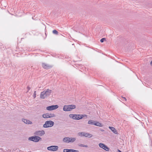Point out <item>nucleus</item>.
<instances>
[{
  "label": "nucleus",
  "mask_w": 152,
  "mask_h": 152,
  "mask_svg": "<svg viewBox=\"0 0 152 152\" xmlns=\"http://www.w3.org/2000/svg\"><path fill=\"white\" fill-rule=\"evenodd\" d=\"M78 145L79 146L81 147H88V146L87 145H85L83 144H78Z\"/></svg>",
  "instance_id": "obj_22"
},
{
  "label": "nucleus",
  "mask_w": 152,
  "mask_h": 152,
  "mask_svg": "<svg viewBox=\"0 0 152 152\" xmlns=\"http://www.w3.org/2000/svg\"><path fill=\"white\" fill-rule=\"evenodd\" d=\"M75 116L76 118V120H79L81 119V117H80V115L79 114H75Z\"/></svg>",
  "instance_id": "obj_20"
},
{
  "label": "nucleus",
  "mask_w": 152,
  "mask_h": 152,
  "mask_svg": "<svg viewBox=\"0 0 152 152\" xmlns=\"http://www.w3.org/2000/svg\"><path fill=\"white\" fill-rule=\"evenodd\" d=\"M94 125L99 127H102L103 126V125L101 123L96 121H95Z\"/></svg>",
  "instance_id": "obj_14"
},
{
  "label": "nucleus",
  "mask_w": 152,
  "mask_h": 152,
  "mask_svg": "<svg viewBox=\"0 0 152 152\" xmlns=\"http://www.w3.org/2000/svg\"><path fill=\"white\" fill-rule=\"evenodd\" d=\"M85 132H79L78 133V135L80 137L84 136H85Z\"/></svg>",
  "instance_id": "obj_21"
},
{
  "label": "nucleus",
  "mask_w": 152,
  "mask_h": 152,
  "mask_svg": "<svg viewBox=\"0 0 152 152\" xmlns=\"http://www.w3.org/2000/svg\"><path fill=\"white\" fill-rule=\"evenodd\" d=\"M58 107V106L57 105H51L50 106H48L46 107V109L48 110H55Z\"/></svg>",
  "instance_id": "obj_6"
},
{
  "label": "nucleus",
  "mask_w": 152,
  "mask_h": 152,
  "mask_svg": "<svg viewBox=\"0 0 152 152\" xmlns=\"http://www.w3.org/2000/svg\"><path fill=\"white\" fill-rule=\"evenodd\" d=\"M69 116L70 118H72L73 119L75 120V119H76V118L75 117V114H70Z\"/></svg>",
  "instance_id": "obj_17"
},
{
  "label": "nucleus",
  "mask_w": 152,
  "mask_h": 152,
  "mask_svg": "<svg viewBox=\"0 0 152 152\" xmlns=\"http://www.w3.org/2000/svg\"><path fill=\"white\" fill-rule=\"evenodd\" d=\"M28 140L34 142H37L39 140H41L42 138L37 136H34L29 137Z\"/></svg>",
  "instance_id": "obj_3"
},
{
  "label": "nucleus",
  "mask_w": 152,
  "mask_h": 152,
  "mask_svg": "<svg viewBox=\"0 0 152 152\" xmlns=\"http://www.w3.org/2000/svg\"><path fill=\"white\" fill-rule=\"evenodd\" d=\"M54 124V122L52 121H46L45 122V123L43 125V126L45 128L51 127L53 126Z\"/></svg>",
  "instance_id": "obj_4"
},
{
  "label": "nucleus",
  "mask_w": 152,
  "mask_h": 152,
  "mask_svg": "<svg viewBox=\"0 0 152 152\" xmlns=\"http://www.w3.org/2000/svg\"><path fill=\"white\" fill-rule=\"evenodd\" d=\"M150 64L151 65H152V61H151L150 63Z\"/></svg>",
  "instance_id": "obj_30"
},
{
  "label": "nucleus",
  "mask_w": 152,
  "mask_h": 152,
  "mask_svg": "<svg viewBox=\"0 0 152 152\" xmlns=\"http://www.w3.org/2000/svg\"><path fill=\"white\" fill-rule=\"evenodd\" d=\"M27 89H28V91H29L30 89L31 88H30V87H27Z\"/></svg>",
  "instance_id": "obj_28"
},
{
  "label": "nucleus",
  "mask_w": 152,
  "mask_h": 152,
  "mask_svg": "<svg viewBox=\"0 0 152 152\" xmlns=\"http://www.w3.org/2000/svg\"><path fill=\"white\" fill-rule=\"evenodd\" d=\"M79 151L73 149H64L63 152H79Z\"/></svg>",
  "instance_id": "obj_9"
},
{
  "label": "nucleus",
  "mask_w": 152,
  "mask_h": 152,
  "mask_svg": "<svg viewBox=\"0 0 152 152\" xmlns=\"http://www.w3.org/2000/svg\"><path fill=\"white\" fill-rule=\"evenodd\" d=\"M101 131H102V132H103V131H104V130L102 129V130H101Z\"/></svg>",
  "instance_id": "obj_31"
},
{
  "label": "nucleus",
  "mask_w": 152,
  "mask_h": 152,
  "mask_svg": "<svg viewBox=\"0 0 152 152\" xmlns=\"http://www.w3.org/2000/svg\"><path fill=\"white\" fill-rule=\"evenodd\" d=\"M52 91L48 89L44 90L40 94V98L42 99H46L51 94Z\"/></svg>",
  "instance_id": "obj_1"
},
{
  "label": "nucleus",
  "mask_w": 152,
  "mask_h": 152,
  "mask_svg": "<svg viewBox=\"0 0 152 152\" xmlns=\"http://www.w3.org/2000/svg\"><path fill=\"white\" fill-rule=\"evenodd\" d=\"M45 134V132L44 130L38 131L35 132L34 134L39 136H41Z\"/></svg>",
  "instance_id": "obj_8"
},
{
  "label": "nucleus",
  "mask_w": 152,
  "mask_h": 152,
  "mask_svg": "<svg viewBox=\"0 0 152 152\" xmlns=\"http://www.w3.org/2000/svg\"><path fill=\"white\" fill-rule=\"evenodd\" d=\"M99 145L100 148L104 149L106 151H109L110 148L104 144L100 143L99 144Z\"/></svg>",
  "instance_id": "obj_7"
},
{
  "label": "nucleus",
  "mask_w": 152,
  "mask_h": 152,
  "mask_svg": "<svg viewBox=\"0 0 152 152\" xmlns=\"http://www.w3.org/2000/svg\"><path fill=\"white\" fill-rule=\"evenodd\" d=\"M36 91H34V98H35L36 97Z\"/></svg>",
  "instance_id": "obj_27"
},
{
  "label": "nucleus",
  "mask_w": 152,
  "mask_h": 152,
  "mask_svg": "<svg viewBox=\"0 0 152 152\" xmlns=\"http://www.w3.org/2000/svg\"><path fill=\"white\" fill-rule=\"evenodd\" d=\"M49 118H52L54 117L55 115L54 114H49Z\"/></svg>",
  "instance_id": "obj_24"
},
{
  "label": "nucleus",
  "mask_w": 152,
  "mask_h": 152,
  "mask_svg": "<svg viewBox=\"0 0 152 152\" xmlns=\"http://www.w3.org/2000/svg\"><path fill=\"white\" fill-rule=\"evenodd\" d=\"M58 147L56 145H52L47 148V149L49 151H56L58 150Z\"/></svg>",
  "instance_id": "obj_5"
},
{
  "label": "nucleus",
  "mask_w": 152,
  "mask_h": 152,
  "mask_svg": "<svg viewBox=\"0 0 152 152\" xmlns=\"http://www.w3.org/2000/svg\"><path fill=\"white\" fill-rule=\"evenodd\" d=\"M22 121L24 123L27 124H31L32 123L31 121H30L29 120L25 119H22Z\"/></svg>",
  "instance_id": "obj_11"
},
{
  "label": "nucleus",
  "mask_w": 152,
  "mask_h": 152,
  "mask_svg": "<svg viewBox=\"0 0 152 152\" xmlns=\"http://www.w3.org/2000/svg\"><path fill=\"white\" fill-rule=\"evenodd\" d=\"M85 117H86L87 118V115L86 114L80 115V117H81V119Z\"/></svg>",
  "instance_id": "obj_23"
},
{
  "label": "nucleus",
  "mask_w": 152,
  "mask_h": 152,
  "mask_svg": "<svg viewBox=\"0 0 152 152\" xmlns=\"http://www.w3.org/2000/svg\"><path fill=\"white\" fill-rule=\"evenodd\" d=\"M53 34H58V32L56 30H53Z\"/></svg>",
  "instance_id": "obj_25"
},
{
  "label": "nucleus",
  "mask_w": 152,
  "mask_h": 152,
  "mask_svg": "<svg viewBox=\"0 0 152 152\" xmlns=\"http://www.w3.org/2000/svg\"><path fill=\"white\" fill-rule=\"evenodd\" d=\"M75 108L76 106L75 105H65L64 106L63 110L64 111H70Z\"/></svg>",
  "instance_id": "obj_2"
},
{
  "label": "nucleus",
  "mask_w": 152,
  "mask_h": 152,
  "mask_svg": "<svg viewBox=\"0 0 152 152\" xmlns=\"http://www.w3.org/2000/svg\"><path fill=\"white\" fill-rule=\"evenodd\" d=\"M105 39V38H102L101 39L100 41L101 42H103Z\"/></svg>",
  "instance_id": "obj_26"
},
{
  "label": "nucleus",
  "mask_w": 152,
  "mask_h": 152,
  "mask_svg": "<svg viewBox=\"0 0 152 152\" xmlns=\"http://www.w3.org/2000/svg\"><path fill=\"white\" fill-rule=\"evenodd\" d=\"M42 117L44 118H49V113H47L43 114L42 115Z\"/></svg>",
  "instance_id": "obj_15"
},
{
  "label": "nucleus",
  "mask_w": 152,
  "mask_h": 152,
  "mask_svg": "<svg viewBox=\"0 0 152 152\" xmlns=\"http://www.w3.org/2000/svg\"><path fill=\"white\" fill-rule=\"evenodd\" d=\"M122 97L124 99V100L125 101H126V98H125L124 97Z\"/></svg>",
  "instance_id": "obj_29"
},
{
  "label": "nucleus",
  "mask_w": 152,
  "mask_h": 152,
  "mask_svg": "<svg viewBox=\"0 0 152 152\" xmlns=\"http://www.w3.org/2000/svg\"><path fill=\"white\" fill-rule=\"evenodd\" d=\"M42 66L43 67L44 69H48L52 67L50 65L45 63H43L42 64Z\"/></svg>",
  "instance_id": "obj_10"
},
{
  "label": "nucleus",
  "mask_w": 152,
  "mask_h": 152,
  "mask_svg": "<svg viewBox=\"0 0 152 152\" xmlns=\"http://www.w3.org/2000/svg\"><path fill=\"white\" fill-rule=\"evenodd\" d=\"M63 141L64 142L69 143L68 137H65L63 139Z\"/></svg>",
  "instance_id": "obj_19"
},
{
  "label": "nucleus",
  "mask_w": 152,
  "mask_h": 152,
  "mask_svg": "<svg viewBox=\"0 0 152 152\" xmlns=\"http://www.w3.org/2000/svg\"><path fill=\"white\" fill-rule=\"evenodd\" d=\"M76 140V138L74 137H68V142H73Z\"/></svg>",
  "instance_id": "obj_13"
},
{
  "label": "nucleus",
  "mask_w": 152,
  "mask_h": 152,
  "mask_svg": "<svg viewBox=\"0 0 152 152\" xmlns=\"http://www.w3.org/2000/svg\"><path fill=\"white\" fill-rule=\"evenodd\" d=\"M95 121L92 120H89L88 121V124L91 125H94Z\"/></svg>",
  "instance_id": "obj_18"
},
{
  "label": "nucleus",
  "mask_w": 152,
  "mask_h": 152,
  "mask_svg": "<svg viewBox=\"0 0 152 152\" xmlns=\"http://www.w3.org/2000/svg\"><path fill=\"white\" fill-rule=\"evenodd\" d=\"M110 129L115 134H118V132L113 127H109Z\"/></svg>",
  "instance_id": "obj_12"
},
{
  "label": "nucleus",
  "mask_w": 152,
  "mask_h": 152,
  "mask_svg": "<svg viewBox=\"0 0 152 152\" xmlns=\"http://www.w3.org/2000/svg\"><path fill=\"white\" fill-rule=\"evenodd\" d=\"M84 136L86 137H88L89 138H91L92 137V135H91V134L85 132Z\"/></svg>",
  "instance_id": "obj_16"
}]
</instances>
